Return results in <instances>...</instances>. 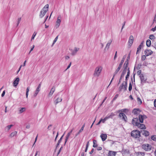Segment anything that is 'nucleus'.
<instances>
[{"instance_id": "f257e3e1", "label": "nucleus", "mask_w": 156, "mask_h": 156, "mask_svg": "<svg viewBox=\"0 0 156 156\" xmlns=\"http://www.w3.org/2000/svg\"><path fill=\"white\" fill-rule=\"evenodd\" d=\"M138 119L137 118H134L132 121V123L135 126H137L138 127L141 129H145L146 127L145 125L142 124H140L138 122Z\"/></svg>"}, {"instance_id": "f03ea898", "label": "nucleus", "mask_w": 156, "mask_h": 156, "mask_svg": "<svg viewBox=\"0 0 156 156\" xmlns=\"http://www.w3.org/2000/svg\"><path fill=\"white\" fill-rule=\"evenodd\" d=\"M131 135L134 138H139L140 136V132L138 130H134L131 131Z\"/></svg>"}, {"instance_id": "7ed1b4c3", "label": "nucleus", "mask_w": 156, "mask_h": 156, "mask_svg": "<svg viewBox=\"0 0 156 156\" xmlns=\"http://www.w3.org/2000/svg\"><path fill=\"white\" fill-rule=\"evenodd\" d=\"M142 148L145 151H150L152 149L151 146L149 144H143L142 145Z\"/></svg>"}, {"instance_id": "20e7f679", "label": "nucleus", "mask_w": 156, "mask_h": 156, "mask_svg": "<svg viewBox=\"0 0 156 156\" xmlns=\"http://www.w3.org/2000/svg\"><path fill=\"white\" fill-rule=\"evenodd\" d=\"M102 67L101 66H98L97 67L94 71V75L95 76H98L101 71Z\"/></svg>"}, {"instance_id": "39448f33", "label": "nucleus", "mask_w": 156, "mask_h": 156, "mask_svg": "<svg viewBox=\"0 0 156 156\" xmlns=\"http://www.w3.org/2000/svg\"><path fill=\"white\" fill-rule=\"evenodd\" d=\"M127 86V81L123 82L122 84V85L120 86L119 88V91H121L122 90H126V87Z\"/></svg>"}, {"instance_id": "423d86ee", "label": "nucleus", "mask_w": 156, "mask_h": 156, "mask_svg": "<svg viewBox=\"0 0 156 156\" xmlns=\"http://www.w3.org/2000/svg\"><path fill=\"white\" fill-rule=\"evenodd\" d=\"M122 65H121V64H119L118 68H117V69H116V70H115V71L114 72V75H113V77L112 78V80H111V81H110V83H109V85H108V86L107 87V88L109 87V85L111 84V83L112 82L113 80L114 79V77L118 73V72L119 71V70H120V68L122 67Z\"/></svg>"}, {"instance_id": "0eeeda50", "label": "nucleus", "mask_w": 156, "mask_h": 156, "mask_svg": "<svg viewBox=\"0 0 156 156\" xmlns=\"http://www.w3.org/2000/svg\"><path fill=\"white\" fill-rule=\"evenodd\" d=\"M119 116L120 117H122V119L125 121L126 122L127 118L126 115L123 113H120L119 114Z\"/></svg>"}, {"instance_id": "6e6552de", "label": "nucleus", "mask_w": 156, "mask_h": 156, "mask_svg": "<svg viewBox=\"0 0 156 156\" xmlns=\"http://www.w3.org/2000/svg\"><path fill=\"white\" fill-rule=\"evenodd\" d=\"M144 53L146 56H148L153 54V51L151 50L146 49L144 51Z\"/></svg>"}, {"instance_id": "1a4fd4ad", "label": "nucleus", "mask_w": 156, "mask_h": 156, "mask_svg": "<svg viewBox=\"0 0 156 156\" xmlns=\"http://www.w3.org/2000/svg\"><path fill=\"white\" fill-rule=\"evenodd\" d=\"M20 80V79L19 77L16 78L13 81V85L15 87H16L18 84Z\"/></svg>"}, {"instance_id": "9d476101", "label": "nucleus", "mask_w": 156, "mask_h": 156, "mask_svg": "<svg viewBox=\"0 0 156 156\" xmlns=\"http://www.w3.org/2000/svg\"><path fill=\"white\" fill-rule=\"evenodd\" d=\"M134 40V38L133 36H130L128 41V44L129 45L131 46Z\"/></svg>"}, {"instance_id": "9b49d317", "label": "nucleus", "mask_w": 156, "mask_h": 156, "mask_svg": "<svg viewBox=\"0 0 156 156\" xmlns=\"http://www.w3.org/2000/svg\"><path fill=\"white\" fill-rule=\"evenodd\" d=\"M60 18V17L58 16L57 18V20L56 23V27H58L60 25L61 22Z\"/></svg>"}, {"instance_id": "f8f14e48", "label": "nucleus", "mask_w": 156, "mask_h": 156, "mask_svg": "<svg viewBox=\"0 0 156 156\" xmlns=\"http://www.w3.org/2000/svg\"><path fill=\"white\" fill-rule=\"evenodd\" d=\"M116 154V152L109 151L108 154V156H115Z\"/></svg>"}, {"instance_id": "ddd939ff", "label": "nucleus", "mask_w": 156, "mask_h": 156, "mask_svg": "<svg viewBox=\"0 0 156 156\" xmlns=\"http://www.w3.org/2000/svg\"><path fill=\"white\" fill-rule=\"evenodd\" d=\"M140 112V111L139 109H134L132 113L134 115H137L139 114Z\"/></svg>"}, {"instance_id": "4468645a", "label": "nucleus", "mask_w": 156, "mask_h": 156, "mask_svg": "<svg viewBox=\"0 0 156 156\" xmlns=\"http://www.w3.org/2000/svg\"><path fill=\"white\" fill-rule=\"evenodd\" d=\"M55 90V87H52V88L51 89L50 92H49L48 94V96L49 97L51 96H52Z\"/></svg>"}, {"instance_id": "2eb2a0df", "label": "nucleus", "mask_w": 156, "mask_h": 156, "mask_svg": "<svg viewBox=\"0 0 156 156\" xmlns=\"http://www.w3.org/2000/svg\"><path fill=\"white\" fill-rule=\"evenodd\" d=\"M100 136L103 141H105L107 138V135L105 134H102Z\"/></svg>"}, {"instance_id": "dca6fc26", "label": "nucleus", "mask_w": 156, "mask_h": 156, "mask_svg": "<svg viewBox=\"0 0 156 156\" xmlns=\"http://www.w3.org/2000/svg\"><path fill=\"white\" fill-rule=\"evenodd\" d=\"M49 5L48 4L46 5L41 10L47 12L48 10Z\"/></svg>"}, {"instance_id": "f3484780", "label": "nucleus", "mask_w": 156, "mask_h": 156, "mask_svg": "<svg viewBox=\"0 0 156 156\" xmlns=\"http://www.w3.org/2000/svg\"><path fill=\"white\" fill-rule=\"evenodd\" d=\"M142 134L145 136H148L149 135V132L146 130H143L142 132Z\"/></svg>"}, {"instance_id": "a211bd4d", "label": "nucleus", "mask_w": 156, "mask_h": 156, "mask_svg": "<svg viewBox=\"0 0 156 156\" xmlns=\"http://www.w3.org/2000/svg\"><path fill=\"white\" fill-rule=\"evenodd\" d=\"M128 61H126L124 63V71H126L128 67Z\"/></svg>"}, {"instance_id": "6ab92c4d", "label": "nucleus", "mask_w": 156, "mask_h": 156, "mask_svg": "<svg viewBox=\"0 0 156 156\" xmlns=\"http://www.w3.org/2000/svg\"><path fill=\"white\" fill-rule=\"evenodd\" d=\"M46 12L45 11H44L42 10H41L40 12V17L41 18H42L44 16Z\"/></svg>"}, {"instance_id": "aec40b11", "label": "nucleus", "mask_w": 156, "mask_h": 156, "mask_svg": "<svg viewBox=\"0 0 156 156\" xmlns=\"http://www.w3.org/2000/svg\"><path fill=\"white\" fill-rule=\"evenodd\" d=\"M137 156H144L145 155V153L144 152H137L136 153Z\"/></svg>"}, {"instance_id": "412c9836", "label": "nucleus", "mask_w": 156, "mask_h": 156, "mask_svg": "<svg viewBox=\"0 0 156 156\" xmlns=\"http://www.w3.org/2000/svg\"><path fill=\"white\" fill-rule=\"evenodd\" d=\"M79 48H75L74 50L72 51V55H75L77 52L79 50Z\"/></svg>"}, {"instance_id": "4be33fe9", "label": "nucleus", "mask_w": 156, "mask_h": 156, "mask_svg": "<svg viewBox=\"0 0 156 156\" xmlns=\"http://www.w3.org/2000/svg\"><path fill=\"white\" fill-rule=\"evenodd\" d=\"M140 122L141 123H143L144 121V117L142 115H140L139 116Z\"/></svg>"}, {"instance_id": "5701e85b", "label": "nucleus", "mask_w": 156, "mask_h": 156, "mask_svg": "<svg viewBox=\"0 0 156 156\" xmlns=\"http://www.w3.org/2000/svg\"><path fill=\"white\" fill-rule=\"evenodd\" d=\"M143 47L141 45H139V46L138 47L137 49L136 53V54H137L139 53L140 52V51H141V48Z\"/></svg>"}, {"instance_id": "b1692460", "label": "nucleus", "mask_w": 156, "mask_h": 156, "mask_svg": "<svg viewBox=\"0 0 156 156\" xmlns=\"http://www.w3.org/2000/svg\"><path fill=\"white\" fill-rule=\"evenodd\" d=\"M85 126V124H84L82 126V127L81 128L80 130L79 131V132L77 134H76V136L80 134V133H81L83 130Z\"/></svg>"}, {"instance_id": "393cba45", "label": "nucleus", "mask_w": 156, "mask_h": 156, "mask_svg": "<svg viewBox=\"0 0 156 156\" xmlns=\"http://www.w3.org/2000/svg\"><path fill=\"white\" fill-rule=\"evenodd\" d=\"M140 77L142 82H144L145 81V80L144 79V77L143 74H141L140 76Z\"/></svg>"}, {"instance_id": "a878e982", "label": "nucleus", "mask_w": 156, "mask_h": 156, "mask_svg": "<svg viewBox=\"0 0 156 156\" xmlns=\"http://www.w3.org/2000/svg\"><path fill=\"white\" fill-rule=\"evenodd\" d=\"M146 44L147 46L150 47L151 44V41L149 39L147 40L146 41Z\"/></svg>"}, {"instance_id": "bb28decb", "label": "nucleus", "mask_w": 156, "mask_h": 156, "mask_svg": "<svg viewBox=\"0 0 156 156\" xmlns=\"http://www.w3.org/2000/svg\"><path fill=\"white\" fill-rule=\"evenodd\" d=\"M17 134V132L16 131H14L13 132H12V133H11V134L10 135V136L11 137H13L15 136Z\"/></svg>"}, {"instance_id": "cd10ccee", "label": "nucleus", "mask_w": 156, "mask_h": 156, "mask_svg": "<svg viewBox=\"0 0 156 156\" xmlns=\"http://www.w3.org/2000/svg\"><path fill=\"white\" fill-rule=\"evenodd\" d=\"M26 110V108H20L19 110V113H21L25 111Z\"/></svg>"}, {"instance_id": "c85d7f7f", "label": "nucleus", "mask_w": 156, "mask_h": 156, "mask_svg": "<svg viewBox=\"0 0 156 156\" xmlns=\"http://www.w3.org/2000/svg\"><path fill=\"white\" fill-rule=\"evenodd\" d=\"M93 147H97L98 144H97V141L95 140H93Z\"/></svg>"}, {"instance_id": "c756f323", "label": "nucleus", "mask_w": 156, "mask_h": 156, "mask_svg": "<svg viewBox=\"0 0 156 156\" xmlns=\"http://www.w3.org/2000/svg\"><path fill=\"white\" fill-rule=\"evenodd\" d=\"M62 98H58L55 101V104H57L58 102H61L62 101Z\"/></svg>"}, {"instance_id": "7c9ffc66", "label": "nucleus", "mask_w": 156, "mask_h": 156, "mask_svg": "<svg viewBox=\"0 0 156 156\" xmlns=\"http://www.w3.org/2000/svg\"><path fill=\"white\" fill-rule=\"evenodd\" d=\"M112 41H111L110 42H109L106 44L105 47V49H108L109 48V47L112 42Z\"/></svg>"}, {"instance_id": "2f4dec72", "label": "nucleus", "mask_w": 156, "mask_h": 156, "mask_svg": "<svg viewBox=\"0 0 156 156\" xmlns=\"http://www.w3.org/2000/svg\"><path fill=\"white\" fill-rule=\"evenodd\" d=\"M132 89V85L131 83L130 82L129 83L128 90L129 91H131Z\"/></svg>"}, {"instance_id": "473e14b6", "label": "nucleus", "mask_w": 156, "mask_h": 156, "mask_svg": "<svg viewBox=\"0 0 156 156\" xmlns=\"http://www.w3.org/2000/svg\"><path fill=\"white\" fill-rule=\"evenodd\" d=\"M151 139L154 141H156V136L154 135L151 136Z\"/></svg>"}, {"instance_id": "72a5a7b5", "label": "nucleus", "mask_w": 156, "mask_h": 156, "mask_svg": "<svg viewBox=\"0 0 156 156\" xmlns=\"http://www.w3.org/2000/svg\"><path fill=\"white\" fill-rule=\"evenodd\" d=\"M137 101L139 104H141L142 103V101L141 99L139 98H137Z\"/></svg>"}, {"instance_id": "f704fd0d", "label": "nucleus", "mask_w": 156, "mask_h": 156, "mask_svg": "<svg viewBox=\"0 0 156 156\" xmlns=\"http://www.w3.org/2000/svg\"><path fill=\"white\" fill-rule=\"evenodd\" d=\"M29 91V87H28L26 89V96L27 98L28 96V93Z\"/></svg>"}, {"instance_id": "c9c22d12", "label": "nucleus", "mask_w": 156, "mask_h": 156, "mask_svg": "<svg viewBox=\"0 0 156 156\" xmlns=\"http://www.w3.org/2000/svg\"><path fill=\"white\" fill-rule=\"evenodd\" d=\"M115 115L113 113H112L111 114L108 116H107L108 118V119H109L110 118H112V117L114 116Z\"/></svg>"}, {"instance_id": "e433bc0d", "label": "nucleus", "mask_w": 156, "mask_h": 156, "mask_svg": "<svg viewBox=\"0 0 156 156\" xmlns=\"http://www.w3.org/2000/svg\"><path fill=\"white\" fill-rule=\"evenodd\" d=\"M108 118L107 117V116H106L105 117V118L104 119H101V122H102L104 123L105 121L107 119H108Z\"/></svg>"}, {"instance_id": "4c0bfd02", "label": "nucleus", "mask_w": 156, "mask_h": 156, "mask_svg": "<svg viewBox=\"0 0 156 156\" xmlns=\"http://www.w3.org/2000/svg\"><path fill=\"white\" fill-rule=\"evenodd\" d=\"M62 137H63V136L60 138V139L58 141V143L57 145V147L59 145V144H60L62 140Z\"/></svg>"}, {"instance_id": "58836bf2", "label": "nucleus", "mask_w": 156, "mask_h": 156, "mask_svg": "<svg viewBox=\"0 0 156 156\" xmlns=\"http://www.w3.org/2000/svg\"><path fill=\"white\" fill-rule=\"evenodd\" d=\"M146 55H143L141 57V60L142 61L144 60L146 58Z\"/></svg>"}, {"instance_id": "ea45409f", "label": "nucleus", "mask_w": 156, "mask_h": 156, "mask_svg": "<svg viewBox=\"0 0 156 156\" xmlns=\"http://www.w3.org/2000/svg\"><path fill=\"white\" fill-rule=\"evenodd\" d=\"M129 68H128V71L127 72V75H126V80H127V78H128L129 76L130 71H129Z\"/></svg>"}, {"instance_id": "a19ab883", "label": "nucleus", "mask_w": 156, "mask_h": 156, "mask_svg": "<svg viewBox=\"0 0 156 156\" xmlns=\"http://www.w3.org/2000/svg\"><path fill=\"white\" fill-rule=\"evenodd\" d=\"M154 38H155V37L153 35H151L149 36V38L151 40L154 39Z\"/></svg>"}, {"instance_id": "79ce46f5", "label": "nucleus", "mask_w": 156, "mask_h": 156, "mask_svg": "<svg viewBox=\"0 0 156 156\" xmlns=\"http://www.w3.org/2000/svg\"><path fill=\"white\" fill-rule=\"evenodd\" d=\"M119 96V94H116L115 97H114V98H113V101H115V100H116L117 98Z\"/></svg>"}, {"instance_id": "37998d69", "label": "nucleus", "mask_w": 156, "mask_h": 156, "mask_svg": "<svg viewBox=\"0 0 156 156\" xmlns=\"http://www.w3.org/2000/svg\"><path fill=\"white\" fill-rule=\"evenodd\" d=\"M58 36H57L55 38V39L54 41H53V45L55 42H56L57 41V39H58Z\"/></svg>"}, {"instance_id": "c03bdc74", "label": "nucleus", "mask_w": 156, "mask_h": 156, "mask_svg": "<svg viewBox=\"0 0 156 156\" xmlns=\"http://www.w3.org/2000/svg\"><path fill=\"white\" fill-rule=\"evenodd\" d=\"M36 34H37L36 33H35V32H34V34H33V36H32V38H31V40H33V39H34L35 37V36L36 35Z\"/></svg>"}, {"instance_id": "a18cd8bd", "label": "nucleus", "mask_w": 156, "mask_h": 156, "mask_svg": "<svg viewBox=\"0 0 156 156\" xmlns=\"http://www.w3.org/2000/svg\"><path fill=\"white\" fill-rule=\"evenodd\" d=\"M141 70H138L137 72V74L138 75H140L141 74Z\"/></svg>"}, {"instance_id": "49530a36", "label": "nucleus", "mask_w": 156, "mask_h": 156, "mask_svg": "<svg viewBox=\"0 0 156 156\" xmlns=\"http://www.w3.org/2000/svg\"><path fill=\"white\" fill-rule=\"evenodd\" d=\"M154 22L156 23V14L155 15L154 19L153 20V24Z\"/></svg>"}, {"instance_id": "de8ad7c7", "label": "nucleus", "mask_w": 156, "mask_h": 156, "mask_svg": "<svg viewBox=\"0 0 156 156\" xmlns=\"http://www.w3.org/2000/svg\"><path fill=\"white\" fill-rule=\"evenodd\" d=\"M13 126V125H10L9 126H8L7 127L8 128V130H9Z\"/></svg>"}, {"instance_id": "09e8293b", "label": "nucleus", "mask_w": 156, "mask_h": 156, "mask_svg": "<svg viewBox=\"0 0 156 156\" xmlns=\"http://www.w3.org/2000/svg\"><path fill=\"white\" fill-rule=\"evenodd\" d=\"M124 59L123 58H122L119 64H121V65H122V64L124 62Z\"/></svg>"}, {"instance_id": "8fccbe9b", "label": "nucleus", "mask_w": 156, "mask_h": 156, "mask_svg": "<svg viewBox=\"0 0 156 156\" xmlns=\"http://www.w3.org/2000/svg\"><path fill=\"white\" fill-rule=\"evenodd\" d=\"M39 92L37 91L36 90V91L35 92L34 94V97L36 96L37 95V94H38Z\"/></svg>"}, {"instance_id": "3c124183", "label": "nucleus", "mask_w": 156, "mask_h": 156, "mask_svg": "<svg viewBox=\"0 0 156 156\" xmlns=\"http://www.w3.org/2000/svg\"><path fill=\"white\" fill-rule=\"evenodd\" d=\"M117 57V51H116L114 57V59L115 60Z\"/></svg>"}, {"instance_id": "603ef678", "label": "nucleus", "mask_w": 156, "mask_h": 156, "mask_svg": "<svg viewBox=\"0 0 156 156\" xmlns=\"http://www.w3.org/2000/svg\"><path fill=\"white\" fill-rule=\"evenodd\" d=\"M34 45L33 46V47L31 48L30 49V52H29V54L31 52L33 51V50L34 48Z\"/></svg>"}, {"instance_id": "864d4df0", "label": "nucleus", "mask_w": 156, "mask_h": 156, "mask_svg": "<svg viewBox=\"0 0 156 156\" xmlns=\"http://www.w3.org/2000/svg\"><path fill=\"white\" fill-rule=\"evenodd\" d=\"M21 20V18H19L18 19V23H17V25H18L19 23H20V21Z\"/></svg>"}, {"instance_id": "5fc2aeb1", "label": "nucleus", "mask_w": 156, "mask_h": 156, "mask_svg": "<svg viewBox=\"0 0 156 156\" xmlns=\"http://www.w3.org/2000/svg\"><path fill=\"white\" fill-rule=\"evenodd\" d=\"M156 30V26H155V27H154L152 28L151 30L153 31H154Z\"/></svg>"}, {"instance_id": "6e6d98bb", "label": "nucleus", "mask_w": 156, "mask_h": 156, "mask_svg": "<svg viewBox=\"0 0 156 156\" xmlns=\"http://www.w3.org/2000/svg\"><path fill=\"white\" fill-rule=\"evenodd\" d=\"M5 90H4V91H3V92L2 94V97H3V96H4L5 95Z\"/></svg>"}, {"instance_id": "4d7b16f0", "label": "nucleus", "mask_w": 156, "mask_h": 156, "mask_svg": "<svg viewBox=\"0 0 156 156\" xmlns=\"http://www.w3.org/2000/svg\"><path fill=\"white\" fill-rule=\"evenodd\" d=\"M38 134H37L35 138V141H34V145L35 144V142H36L37 140V137H38Z\"/></svg>"}, {"instance_id": "13d9d810", "label": "nucleus", "mask_w": 156, "mask_h": 156, "mask_svg": "<svg viewBox=\"0 0 156 156\" xmlns=\"http://www.w3.org/2000/svg\"><path fill=\"white\" fill-rule=\"evenodd\" d=\"M38 151H36V152L34 156H39V154H38Z\"/></svg>"}, {"instance_id": "bf43d9fd", "label": "nucleus", "mask_w": 156, "mask_h": 156, "mask_svg": "<svg viewBox=\"0 0 156 156\" xmlns=\"http://www.w3.org/2000/svg\"><path fill=\"white\" fill-rule=\"evenodd\" d=\"M51 126L52 125H49L48 127V129L49 130H50L51 129Z\"/></svg>"}, {"instance_id": "052dcab7", "label": "nucleus", "mask_w": 156, "mask_h": 156, "mask_svg": "<svg viewBox=\"0 0 156 156\" xmlns=\"http://www.w3.org/2000/svg\"><path fill=\"white\" fill-rule=\"evenodd\" d=\"M71 134L69 133H68L67 134V135H66V137H68V138H69V136H70Z\"/></svg>"}, {"instance_id": "680f3d73", "label": "nucleus", "mask_w": 156, "mask_h": 156, "mask_svg": "<svg viewBox=\"0 0 156 156\" xmlns=\"http://www.w3.org/2000/svg\"><path fill=\"white\" fill-rule=\"evenodd\" d=\"M102 149V147H98V148H97V150L98 151H100V150H101Z\"/></svg>"}, {"instance_id": "e2e57ef3", "label": "nucleus", "mask_w": 156, "mask_h": 156, "mask_svg": "<svg viewBox=\"0 0 156 156\" xmlns=\"http://www.w3.org/2000/svg\"><path fill=\"white\" fill-rule=\"evenodd\" d=\"M154 105L155 107H156V99L154 101Z\"/></svg>"}, {"instance_id": "0e129e2a", "label": "nucleus", "mask_w": 156, "mask_h": 156, "mask_svg": "<svg viewBox=\"0 0 156 156\" xmlns=\"http://www.w3.org/2000/svg\"><path fill=\"white\" fill-rule=\"evenodd\" d=\"M71 62H70V63H69V65L68 66L67 68V69H69L70 67V66H71Z\"/></svg>"}, {"instance_id": "69168bd1", "label": "nucleus", "mask_w": 156, "mask_h": 156, "mask_svg": "<svg viewBox=\"0 0 156 156\" xmlns=\"http://www.w3.org/2000/svg\"><path fill=\"white\" fill-rule=\"evenodd\" d=\"M125 23H126V22L125 21L124 22V23L123 24V25L122 26V28L121 31L122 30L123 28L124 27V26L125 25Z\"/></svg>"}, {"instance_id": "338daca9", "label": "nucleus", "mask_w": 156, "mask_h": 156, "mask_svg": "<svg viewBox=\"0 0 156 156\" xmlns=\"http://www.w3.org/2000/svg\"><path fill=\"white\" fill-rule=\"evenodd\" d=\"M94 151V149L93 148L92 149L91 151H90V154H92L93 152Z\"/></svg>"}, {"instance_id": "774afa93", "label": "nucleus", "mask_w": 156, "mask_h": 156, "mask_svg": "<svg viewBox=\"0 0 156 156\" xmlns=\"http://www.w3.org/2000/svg\"><path fill=\"white\" fill-rule=\"evenodd\" d=\"M129 98H130V99H131L132 100H133V98L131 95H130L129 96Z\"/></svg>"}]
</instances>
